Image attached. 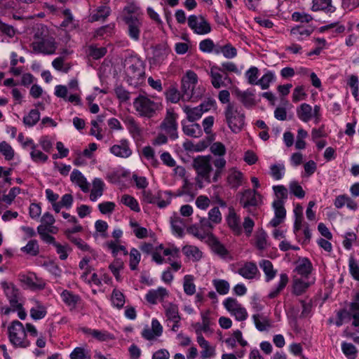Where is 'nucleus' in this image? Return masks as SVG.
I'll return each instance as SVG.
<instances>
[{"label": "nucleus", "mask_w": 359, "mask_h": 359, "mask_svg": "<svg viewBox=\"0 0 359 359\" xmlns=\"http://www.w3.org/2000/svg\"><path fill=\"white\" fill-rule=\"evenodd\" d=\"M210 156H200L194 158L193 166L196 172L195 182L199 189L212 182L211 173L213 171Z\"/></svg>", "instance_id": "nucleus-1"}, {"label": "nucleus", "mask_w": 359, "mask_h": 359, "mask_svg": "<svg viewBox=\"0 0 359 359\" xmlns=\"http://www.w3.org/2000/svg\"><path fill=\"white\" fill-rule=\"evenodd\" d=\"M137 10L135 6L130 5L124 8L123 14V20L127 26V34L135 41L140 40L142 27Z\"/></svg>", "instance_id": "nucleus-2"}, {"label": "nucleus", "mask_w": 359, "mask_h": 359, "mask_svg": "<svg viewBox=\"0 0 359 359\" xmlns=\"http://www.w3.org/2000/svg\"><path fill=\"white\" fill-rule=\"evenodd\" d=\"M127 81L130 85L137 86L144 81V68L142 61L136 56L127 57L124 62Z\"/></svg>", "instance_id": "nucleus-3"}, {"label": "nucleus", "mask_w": 359, "mask_h": 359, "mask_svg": "<svg viewBox=\"0 0 359 359\" xmlns=\"http://www.w3.org/2000/svg\"><path fill=\"white\" fill-rule=\"evenodd\" d=\"M198 80L197 74L192 70L187 71L182 77L181 91L183 101L195 102L201 97L202 90L200 88H196Z\"/></svg>", "instance_id": "nucleus-4"}, {"label": "nucleus", "mask_w": 359, "mask_h": 359, "mask_svg": "<svg viewBox=\"0 0 359 359\" xmlns=\"http://www.w3.org/2000/svg\"><path fill=\"white\" fill-rule=\"evenodd\" d=\"M133 107L142 117L152 118L161 109V104L146 95H139L133 101Z\"/></svg>", "instance_id": "nucleus-5"}, {"label": "nucleus", "mask_w": 359, "mask_h": 359, "mask_svg": "<svg viewBox=\"0 0 359 359\" xmlns=\"http://www.w3.org/2000/svg\"><path fill=\"white\" fill-rule=\"evenodd\" d=\"M8 334L10 342L17 348H27L30 345L26 330L23 324L15 320L8 327Z\"/></svg>", "instance_id": "nucleus-6"}, {"label": "nucleus", "mask_w": 359, "mask_h": 359, "mask_svg": "<svg viewBox=\"0 0 359 359\" xmlns=\"http://www.w3.org/2000/svg\"><path fill=\"white\" fill-rule=\"evenodd\" d=\"M224 115L226 121L230 130L239 133L245 125V114L234 104L229 103L225 108Z\"/></svg>", "instance_id": "nucleus-7"}, {"label": "nucleus", "mask_w": 359, "mask_h": 359, "mask_svg": "<svg viewBox=\"0 0 359 359\" xmlns=\"http://www.w3.org/2000/svg\"><path fill=\"white\" fill-rule=\"evenodd\" d=\"M142 200L147 203H156L161 208L166 207L171 202L172 194L170 191H158L154 193L151 190L145 189L142 191Z\"/></svg>", "instance_id": "nucleus-8"}, {"label": "nucleus", "mask_w": 359, "mask_h": 359, "mask_svg": "<svg viewBox=\"0 0 359 359\" xmlns=\"http://www.w3.org/2000/svg\"><path fill=\"white\" fill-rule=\"evenodd\" d=\"M194 235L201 240L206 239V242L210 247L212 251L221 258L226 259L229 257V252L212 233H210L209 232H204L202 233L198 230L196 233H194Z\"/></svg>", "instance_id": "nucleus-9"}, {"label": "nucleus", "mask_w": 359, "mask_h": 359, "mask_svg": "<svg viewBox=\"0 0 359 359\" xmlns=\"http://www.w3.org/2000/svg\"><path fill=\"white\" fill-rule=\"evenodd\" d=\"M215 104V101L208 100L202 102L197 107L184 105L182 110L185 113L187 120L190 122H194L199 120L205 112L210 111L214 107Z\"/></svg>", "instance_id": "nucleus-10"}, {"label": "nucleus", "mask_w": 359, "mask_h": 359, "mask_svg": "<svg viewBox=\"0 0 359 359\" xmlns=\"http://www.w3.org/2000/svg\"><path fill=\"white\" fill-rule=\"evenodd\" d=\"M225 309L238 321H244L248 317L246 309L235 298L228 297L222 303Z\"/></svg>", "instance_id": "nucleus-11"}, {"label": "nucleus", "mask_w": 359, "mask_h": 359, "mask_svg": "<svg viewBox=\"0 0 359 359\" xmlns=\"http://www.w3.org/2000/svg\"><path fill=\"white\" fill-rule=\"evenodd\" d=\"M239 196V203L243 208L249 209L263 204V196L257 191L246 189L240 192Z\"/></svg>", "instance_id": "nucleus-12"}, {"label": "nucleus", "mask_w": 359, "mask_h": 359, "mask_svg": "<svg viewBox=\"0 0 359 359\" xmlns=\"http://www.w3.org/2000/svg\"><path fill=\"white\" fill-rule=\"evenodd\" d=\"M320 107L315 105L313 108L306 103L302 104L297 108V115L298 118L303 122L307 123L312 118L315 119L316 123H318L320 118Z\"/></svg>", "instance_id": "nucleus-13"}, {"label": "nucleus", "mask_w": 359, "mask_h": 359, "mask_svg": "<svg viewBox=\"0 0 359 359\" xmlns=\"http://www.w3.org/2000/svg\"><path fill=\"white\" fill-rule=\"evenodd\" d=\"M32 48L35 52L51 55L55 52L56 43L52 36H44L41 39H36L32 43Z\"/></svg>", "instance_id": "nucleus-14"}, {"label": "nucleus", "mask_w": 359, "mask_h": 359, "mask_svg": "<svg viewBox=\"0 0 359 359\" xmlns=\"http://www.w3.org/2000/svg\"><path fill=\"white\" fill-rule=\"evenodd\" d=\"M188 25L195 34L199 35H205L211 32L210 23L201 15H190L188 18Z\"/></svg>", "instance_id": "nucleus-15"}, {"label": "nucleus", "mask_w": 359, "mask_h": 359, "mask_svg": "<svg viewBox=\"0 0 359 359\" xmlns=\"http://www.w3.org/2000/svg\"><path fill=\"white\" fill-rule=\"evenodd\" d=\"M4 294L8 298L11 307H18L21 302V294L18 288L13 283L3 282L1 283Z\"/></svg>", "instance_id": "nucleus-16"}, {"label": "nucleus", "mask_w": 359, "mask_h": 359, "mask_svg": "<svg viewBox=\"0 0 359 359\" xmlns=\"http://www.w3.org/2000/svg\"><path fill=\"white\" fill-rule=\"evenodd\" d=\"M109 151L114 156L122 158H127L133 154L130 142L126 139H121L118 141L109 148Z\"/></svg>", "instance_id": "nucleus-17"}, {"label": "nucleus", "mask_w": 359, "mask_h": 359, "mask_svg": "<svg viewBox=\"0 0 359 359\" xmlns=\"http://www.w3.org/2000/svg\"><path fill=\"white\" fill-rule=\"evenodd\" d=\"M29 315L34 320H39L47 315V306L42 302L36 299H31L29 301Z\"/></svg>", "instance_id": "nucleus-18"}, {"label": "nucleus", "mask_w": 359, "mask_h": 359, "mask_svg": "<svg viewBox=\"0 0 359 359\" xmlns=\"http://www.w3.org/2000/svg\"><path fill=\"white\" fill-rule=\"evenodd\" d=\"M245 182L244 174L238 168L233 167L228 170L226 183L233 189H237Z\"/></svg>", "instance_id": "nucleus-19"}, {"label": "nucleus", "mask_w": 359, "mask_h": 359, "mask_svg": "<svg viewBox=\"0 0 359 359\" xmlns=\"http://www.w3.org/2000/svg\"><path fill=\"white\" fill-rule=\"evenodd\" d=\"M177 115L173 111H168L165 118L161 124V127L168 134L172 140L177 138Z\"/></svg>", "instance_id": "nucleus-20"}, {"label": "nucleus", "mask_w": 359, "mask_h": 359, "mask_svg": "<svg viewBox=\"0 0 359 359\" xmlns=\"http://www.w3.org/2000/svg\"><path fill=\"white\" fill-rule=\"evenodd\" d=\"M163 326L157 319H152L151 327H144L141 333L142 337L148 341L156 339L163 334Z\"/></svg>", "instance_id": "nucleus-21"}, {"label": "nucleus", "mask_w": 359, "mask_h": 359, "mask_svg": "<svg viewBox=\"0 0 359 359\" xmlns=\"http://www.w3.org/2000/svg\"><path fill=\"white\" fill-rule=\"evenodd\" d=\"M237 273L247 280L256 279L259 276V271L256 264L252 262H247L241 265Z\"/></svg>", "instance_id": "nucleus-22"}, {"label": "nucleus", "mask_w": 359, "mask_h": 359, "mask_svg": "<svg viewBox=\"0 0 359 359\" xmlns=\"http://www.w3.org/2000/svg\"><path fill=\"white\" fill-rule=\"evenodd\" d=\"M233 94L245 107H251L255 104V89L248 88L246 90H241L236 88L233 90Z\"/></svg>", "instance_id": "nucleus-23"}, {"label": "nucleus", "mask_w": 359, "mask_h": 359, "mask_svg": "<svg viewBox=\"0 0 359 359\" xmlns=\"http://www.w3.org/2000/svg\"><path fill=\"white\" fill-rule=\"evenodd\" d=\"M222 73H223V72L221 67L217 65H214L210 67L209 74L211 78L212 85L215 88H220L225 86V80H228L229 82H231V80L228 76H223Z\"/></svg>", "instance_id": "nucleus-24"}, {"label": "nucleus", "mask_w": 359, "mask_h": 359, "mask_svg": "<svg viewBox=\"0 0 359 359\" xmlns=\"http://www.w3.org/2000/svg\"><path fill=\"white\" fill-rule=\"evenodd\" d=\"M168 296L169 292L165 287H158L155 290H149L145 295V299L151 304H156L158 302H163Z\"/></svg>", "instance_id": "nucleus-25"}, {"label": "nucleus", "mask_w": 359, "mask_h": 359, "mask_svg": "<svg viewBox=\"0 0 359 359\" xmlns=\"http://www.w3.org/2000/svg\"><path fill=\"white\" fill-rule=\"evenodd\" d=\"M272 206L274 210V217L270 221L269 225L276 227L281 224L285 218L286 210L284 208V203L280 201H273Z\"/></svg>", "instance_id": "nucleus-26"}, {"label": "nucleus", "mask_w": 359, "mask_h": 359, "mask_svg": "<svg viewBox=\"0 0 359 359\" xmlns=\"http://www.w3.org/2000/svg\"><path fill=\"white\" fill-rule=\"evenodd\" d=\"M201 322L196 323L194 327L197 337L203 336V333H212V330L210 327V311H205L201 313Z\"/></svg>", "instance_id": "nucleus-27"}, {"label": "nucleus", "mask_w": 359, "mask_h": 359, "mask_svg": "<svg viewBox=\"0 0 359 359\" xmlns=\"http://www.w3.org/2000/svg\"><path fill=\"white\" fill-rule=\"evenodd\" d=\"M313 270L311 261L306 257L299 258L295 262L294 271L303 278H307Z\"/></svg>", "instance_id": "nucleus-28"}, {"label": "nucleus", "mask_w": 359, "mask_h": 359, "mask_svg": "<svg viewBox=\"0 0 359 359\" xmlns=\"http://www.w3.org/2000/svg\"><path fill=\"white\" fill-rule=\"evenodd\" d=\"M20 281L32 290H42L45 287L44 281L34 273L20 276Z\"/></svg>", "instance_id": "nucleus-29"}, {"label": "nucleus", "mask_w": 359, "mask_h": 359, "mask_svg": "<svg viewBox=\"0 0 359 359\" xmlns=\"http://www.w3.org/2000/svg\"><path fill=\"white\" fill-rule=\"evenodd\" d=\"M196 341L202 349L201 351V357L202 359H210L216 355L215 347L211 346L203 336L197 337Z\"/></svg>", "instance_id": "nucleus-30"}, {"label": "nucleus", "mask_w": 359, "mask_h": 359, "mask_svg": "<svg viewBox=\"0 0 359 359\" xmlns=\"http://www.w3.org/2000/svg\"><path fill=\"white\" fill-rule=\"evenodd\" d=\"M60 297L64 304L69 307L70 310L75 309L81 302V297L78 294L67 290H65L60 293Z\"/></svg>", "instance_id": "nucleus-31"}, {"label": "nucleus", "mask_w": 359, "mask_h": 359, "mask_svg": "<svg viewBox=\"0 0 359 359\" xmlns=\"http://www.w3.org/2000/svg\"><path fill=\"white\" fill-rule=\"evenodd\" d=\"M82 332L87 336L92 337L100 341H105L114 339L113 334L105 330L90 329L88 327L82 328Z\"/></svg>", "instance_id": "nucleus-32"}, {"label": "nucleus", "mask_w": 359, "mask_h": 359, "mask_svg": "<svg viewBox=\"0 0 359 359\" xmlns=\"http://www.w3.org/2000/svg\"><path fill=\"white\" fill-rule=\"evenodd\" d=\"M224 343L227 347L234 348L238 343L242 347L248 345V341L243 339V334L239 330H234L232 334L224 340Z\"/></svg>", "instance_id": "nucleus-33"}, {"label": "nucleus", "mask_w": 359, "mask_h": 359, "mask_svg": "<svg viewBox=\"0 0 359 359\" xmlns=\"http://www.w3.org/2000/svg\"><path fill=\"white\" fill-rule=\"evenodd\" d=\"M72 182L78 186L83 192L89 191V183L85 176L79 170L74 169L70 175Z\"/></svg>", "instance_id": "nucleus-34"}, {"label": "nucleus", "mask_w": 359, "mask_h": 359, "mask_svg": "<svg viewBox=\"0 0 359 359\" xmlns=\"http://www.w3.org/2000/svg\"><path fill=\"white\" fill-rule=\"evenodd\" d=\"M170 53V49L166 43L156 45L153 50V60L156 64L162 63Z\"/></svg>", "instance_id": "nucleus-35"}, {"label": "nucleus", "mask_w": 359, "mask_h": 359, "mask_svg": "<svg viewBox=\"0 0 359 359\" xmlns=\"http://www.w3.org/2000/svg\"><path fill=\"white\" fill-rule=\"evenodd\" d=\"M105 184L100 178H95L92 182V189L90 194V199L92 201H96L100 198L104 192Z\"/></svg>", "instance_id": "nucleus-36"}, {"label": "nucleus", "mask_w": 359, "mask_h": 359, "mask_svg": "<svg viewBox=\"0 0 359 359\" xmlns=\"http://www.w3.org/2000/svg\"><path fill=\"white\" fill-rule=\"evenodd\" d=\"M256 328L261 332L266 331L272 327L270 319L264 314L257 313L252 316Z\"/></svg>", "instance_id": "nucleus-37"}, {"label": "nucleus", "mask_w": 359, "mask_h": 359, "mask_svg": "<svg viewBox=\"0 0 359 359\" xmlns=\"http://www.w3.org/2000/svg\"><path fill=\"white\" fill-rule=\"evenodd\" d=\"M227 223L229 226L237 234L242 231L239 216L236 213L233 208L229 209V215L227 217Z\"/></svg>", "instance_id": "nucleus-38"}, {"label": "nucleus", "mask_w": 359, "mask_h": 359, "mask_svg": "<svg viewBox=\"0 0 359 359\" xmlns=\"http://www.w3.org/2000/svg\"><path fill=\"white\" fill-rule=\"evenodd\" d=\"M110 8L106 5L100 6L94 9L89 17L90 21L104 20L110 14Z\"/></svg>", "instance_id": "nucleus-39"}, {"label": "nucleus", "mask_w": 359, "mask_h": 359, "mask_svg": "<svg viewBox=\"0 0 359 359\" xmlns=\"http://www.w3.org/2000/svg\"><path fill=\"white\" fill-rule=\"evenodd\" d=\"M312 33V29L304 27L303 26H297L290 30V34L293 39L298 41H302L308 38Z\"/></svg>", "instance_id": "nucleus-40"}, {"label": "nucleus", "mask_w": 359, "mask_h": 359, "mask_svg": "<svg viewBox=\"0 0 359 359\" xmlns=\"http://www.w3.org/2000/svg\"><path fill=\"white\" fill-rule=\"evenodd\" d=\"M259 266L264 273L266 282H270L276 277L277 270L273 269V266L269 260H262L259 262Z\"/></svg>", "instance_id": "nucleus-41"}, {"label": "nucleus", "mask_w": 359, "mask_h": 359, "mask_svg": "<svg viewBox=\"0 0 359 359\" xmlns=\"http://www.w3.org/2000/svg\"><path fill=\"white\" fill-rule=\"evenodd\" d=\"M158 249L162 251L164 257H166V262H171L173 259H179L180 257V251L178 248L175 245H170L168 247H163L161 245Z\"/></svg>", "instance_id": "nucleus-42"}, {"label": "nucleus", "mask_w": 359, "mask_h": 359, "mask_svg": "<svg viewBox=\"0 0 359 359\" xmlns=\"http://www.w3.org/2000/svg\"><path fill=\"white\" fill-rule=\"evenodd\" d=\"M70 359H91V352L87 345L77 346L69 354Z\"/></svg>", "instance_id": "nucleus-43"}, {"label": "nucleus", "mask_w": 359, "mask_h": 359, "mask_svg": "<svg viewBox=\"0 0 359 359\" xmlns=\"http://www.w3.org/2000/svg\"><path fill=\"white\" fill-rule=\"evenodd\" d=\"M312 10L313 11H323L332 13L335 8L332 5V0H313Z\"/></svg>", "instance_id": "nucleus-44"}, {"label": "nucleus", "mask_w": 359, "mask_h": 359, "mask_svg": "<svg viewBox=\"0 0 359 359\" xmlns=\"http://www.w3.org/2000/svg\"><path fill=\"white\" fill-rule=\"evenodd\" d=\"M182 252L189 259L193 262L200 260L203 256L202 252L197 247L194 245L184 246Z\"/></svg>", "instance_id": "nucleus-45"}, {"label": "nucleus", "mask_w": 359, "mask_h": 359, "mask_svg": "<svg viewBox=\"0 0 359 359\" xmlns=\"http://www.w3.org/2000/svg\"><path fill=\"white\" fill-rule=\"evenodd\" d=\"M313 283V281L308 282L301 278L294 276L293 292L297 295H300L304 293Z\"/></svg>", "instance_id": "nucleus-46"}, {"label": "nucleus", "mask_w": 359, "mask_h": 359, "mask_svg": "<svg viewBox=\"0 0 359 359\" xmlns=\"http://www.w3.org/2000/svg\"><path fill=\"white\" fill-rule=\"evenodd\" d=\"M163 306L165 309V316L169 320H180L181 318L179 315L178 306L176 304L164 303Z\"/></svg>", "instance_id": "nucleus-47"}, {"label": "nucleus", "mask_w": 359, "mask_h": 359, "mask_svg": "<svg viewBox=\"0 0 359 359\" xmlns=\"http://www.w3.org/2000/svg\"><path fill=\"white\" fill-rule=\"evenodd\" d=\"M182 130L185 135L193 137H199L203 134L201 126L198 123L185 125L182 122Z\"/></svg>", "instance_id": "nucleus-48"}, {"label": "nucleus", "mask_w": 359, "mask_h": 359, "mask_svg": "<svg viewBox=\"0 0 359 359\" xmlns=\"http://www.w3.org/2000/svg\"><path fill=\"white\" fill-rule=\"evenodd\" d=\"M288 283V277L286 273H281L280 275V280L278 285L271 289L269 294V297L271 299L277 297L279 293L285 287Z\"/></svg>", "instance_id": "nucleus-49"}, {"label": "nucleus", "mask_w": 359, "mask_h": 359, "mask_svg": "<svg viewBox=\"0 0 359 359\" xmlns=\"http://www.w3.org/2000/svg\"><path fill=\"white\" fill-rule=\"evenodd\" d=\"M40 113L37 109H31L29 112L23 117V123L27 127H33L40 120Z\"/></svg>", "instance_id": "nucleus-50"}, {"label": "nucleus", "mask_w": 359, "mask_h": 359, "mask_svg": "<svg viewBox=\"0 0 359 359\" xmlns=\"http://www.w3.org/2000/svg\"><path fill=\"white\" fill-rule=\"evenodd\" d=\"M127 128L134 139H139L142 135V130L134 118H128L126 121Z\"/></svg>", "instance_id": "nucleus-51"}, {"label": "nucleus", "mask_w": 359, "mask_h": 359, "mask_svg": "<svg viewBox=\"0 0 359 359\" xmlns=\"http://www.w3.org/2000/svg\"><path fill=\"white\" fill-rule=\"evenodd\" d=\"M121 202L134 212H139L140 211V207L137 201L130 195H123L121 198Z\"/></svg>", "instance_id": "nucleus-52"}, {"label": "nucleus", "mask_w": 359, "mask_h": 359, "mask_svg": "<svg viewBox=\"0 0 359 359\" xmlns=\"http://www.w3.org/2000/svg\"><path fill=\"white\" fill-rule=\"evenodd\" d=\"M285 168L283 163H276L270 166V175L275 180H281L285 175Z\"/></svg>", "instance_id": "nucleus-53"}, {"label": "nucleus", "mask_w": 359, "mask_h": 359, "mask_svg": "<svg viewBox=\"0 0 359 359\" xmlns=\"http://www.w3.org/2000/svg\"><path fill=\"white\" fill-rule=\"evenodd\" d=\"M212 285L219 294L225 295L229 292L230 284L227 280L223 279H214L212 280Z\"/></svg>", "instance_id": "nucleus-54"}, {"label": "nucleus", "mask_w": 359, "mask_h": 359, "mask_svg": "<svg viewBox=\"0 0 359 359\" xmlns=\"http://www.w3.org/2000/svg\"><path fill=\"white\" fill-rule=\"evenodd\" d=\"M194 278L191 275H186L183 280V289L187 295H193L196 292V285L194 283Z\"/></svg>", "instance_id": "nucleus-55"}, {"label": "nucleus", "mask_w": 359, "mask_h": 359, "mask_svg": "<svg viewBox=\"0 0 359 359\" xmlns=\"http://www.w3.org/2000/svg\"><path fill=\"white\" fill-rule=\"evenodd\" d=\"M0 153L6 161L13 160L15 156L14 149L11 145L6 141L0 142Z\"/></svg>", "instance_id": "nucleus-56"}, {"label": "nucleus", "mask_w": 359, "mask_h": 359, "mask_svg": "<svg viewBox=\"0 0 359 359\" xmlns=\"http://www.w3.org/2000/svg\"><path fill=\"white\" fill-rule=\"evenodd\" d=\"M171 226L173 231L179 236H181L184 231L185 224L183 219L177 214H174L171 217Z\"/></svg>", "instance_id": "nucleus-57"}, {"label": "nucleus", "mask_w": 359, "mask_h": 359, "mask_svg": "<svg viewBox=\"0 0 359 359\" xmlns=\"http://www.w3.org/2000/svg\"><path fill=\"white\" fill-rule=\"evenodd\" d=\"M111 304L114 307L121 309L125 304V296L117 289H114L111 296Z\"/></svg>", "instance_id": "nucleus-58"}, {"label": "nucleus", "mask_w": 359, "mask_h": 359, "mask_svg": "<svg viewBox=\"0 0 359 359\" xmlns=\"http://www.w3.org/2000/svg\"><path fill=\"white\" fill-rule=\"evenodd\" d=\"M276 76L272 72H267L260 79L258 80L257 84L261 86L262 89L266 90L269 88L270 84L275 81Z\"/></svg>", "instance_id": "nucleus-59"}, {"label": "nucleus", "mask_w": 359, "mask_h": 359, "mask_svg": "<svg viewBox=\"0 0 359 359\" xmlns=\"http://www.w3.org/2000/svg\"><path fill=\"white\" fill-rule=\"evenodd\" d=\"M130 226L133 229V233L138 238H144L148 236V231L146 228L142 227L135 220L130 221Z\"/></svg>", "instance_id": "nucleus-60"}, {"label": "nucleus", "mask_w": 359, "mask_h": 359, "mask_svg": "<svg viewBox=\"0 0 359 359\" xmlns=\"http://www.w3.org/2000/svg\"><path fill=\"white\" fill-rule=\"evenodd\" d=\"M273 190L276 196L274 201H280L284 203L288 196L287 189L283 185H276L273 187Z\"/></svg>", "instance_id": "nucleus-61"}, {"label": "nucleus", "mask_w": 359, "mask_h": 359, "mask_svg": "<svg viewBox=\"0 0 359 359\" xmlns=\"http://www.w3.org/2000/svg\"><path fill=\"white\" fill-rule=\"evenodd\" d=\"M341 350L343 353L348 358V359H355L357 357L358 351L355 346L347 342H343L341 344Z\"/></svg>", "instance_id": "nucleus-62"}, {"label": "nucleus", "mask_w": 359, "mask_h": 359, "mask_svg": "<svg viewBox=\"0 0 359 359\" xmlns=\"http://www.w3.org/2000/svg\"><path fill=\"white\" fill-rule=\"evenodd\" d=\"M21 250L26 254L36 256L39 252V246L36 240L29 241L27 244L21 248Z\"/></svg>", "instance_id": "nucleus-63"}, {"label": "nucleus", "mask_w": 359, "mask_h": 359, "mask_svg": "<svg viewBox=\"0 0 359 359\" xmlns=\"http://www.w3.org/2000/svg\"><path fill=\"white\" fill-rule=\"evenodd\" d=\"M346 316H351L353 318V325L357 327L359 325V304L353 302L350 304L349 311H347Z\"/></svg>", "instance_id": "nucleus-64"}]
</instances>
